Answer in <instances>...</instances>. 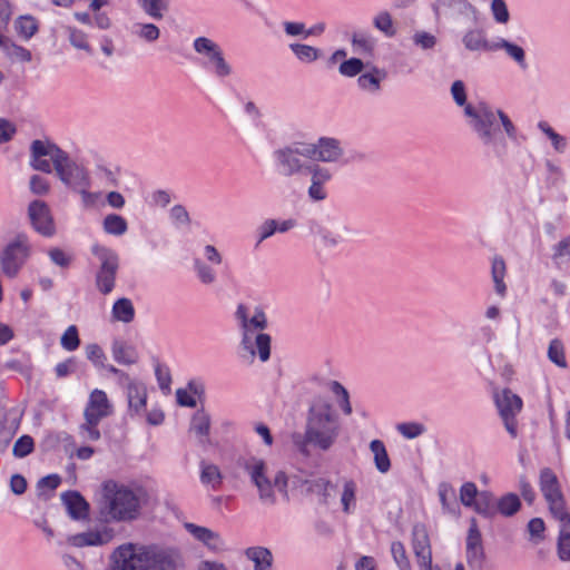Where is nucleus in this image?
<instances>
[{
    "label": "nucleus",
    "instance_id": "f257e3e1",
    "mask_svg": "<svg viewBox=\"0 0 570 570\" xmlns=\"http://www.w3.org/2000/svg\"><path fill=\"white\" fill-rule=\"evenodd\" d=\"M30 166L38 171L51 174L55 168L57 176L73 191L81 186H89L88 171L75 163L66 151L50 140L36 139L30 146Z\"/></svg>",
    "mask_w": 570,
    "mask_h": 570
},
{
    "label": "nucleus",
    "instance_id": "f03ea898",
    "mask_svg": "<svg viewBox=\"0 0 570 570\" xmlns=\"http://www.w3.org/2000/svg\"><path fill=\"white\" fill-rule=\"evenodd\" d=\"M109 570H178L183 566L180 552L173 548L127 543L114 552Z\"/></svg>",
    "mask_w": 570,
    "mask_h": 570
},
{
    "label": "nucleus",
    "instance_id": "7ed1b4c3",
    "mask_svg": "<svg viewBox=\"0 0 570 570\" xmlns=\"http://www.w3.org/2000/svg\"><path fill=\"white\" fill-rule=\"evenodd\" d=\"M338 430L337 419L331 404L320 401L314 403L308 411L304 435L294 434L293 442L304 454L308 453V444L325 451L334 444Z\"/></svg>",
    "mask_w": 570,
    "mask_h": 570
},
{
    "label": "nucleus",
    "instance_id": "20e7f679",
    "mask_svg": "<svg viewBox=\"0 0 570 570\" xmlns=\"http://www.w3.org/2000/svg\"><path fill=\"white\" fill-rule=\"evenodd\" d=\"M140 499L130 488L108 480L102 483L98 515L104 522L131 521L139 514Z\"/></svg>",
    "mask_w": 570,
    "mask_h": 570
},
{
    "label": "nucleus",
    "instance_id": "39448f33",
    "mask_svg": "<svg viewBox=\"0 0 570 570\" xmlns=\"http://www.w3.org/2000/svg\"><path fill=\"white\" fill-rule=\"evenodd\" d=\"M242 331V347L254 358L256 354L262 362L271 356V336L263 333L267 327V317L261 308L250 314L247 306L239 304L235 312Z\"/></svg>",
    "mask_w": 570,
    "mask_h": 570
},
{
    "label": "nucleus",
    "instance_id": "423d86ee",
    "mask_svg": "<svg viewBox=\"0 0 570 570\" xmlns=\"http://www.w3.org/2000/svg\"><path fill=\"white\" fill-rule=\"evenodd\" d=\"M240 466L256 487L259 500L265 504H275V491L287 495V476L277 471L273 479L268 476V466L263 459L249 456L240 461Z\"/></svg>",
    "mask_w": 570,
    "mask_h": 570
},
{
    "label": "nucleus",
    "instance_id": "0eeeda50",
    "mask_svg": "<svg viewBox=\"0 0 570 570\" xmlns=\"http://www.w3.org/2000/svg\"><path fill=\"white\" fill-rule=\"evenodd\" d=\"M303 158L313 159V148L305 141H296L274 151L276 168L284 177L305 171L307 165Z\"/></svg>",
    "mask_w": 570,
    "mask_h": 570
},
{
    "label": "nucleus",
    "instance_id": "6e6552de",
    "mask_svg": "<svg viewBox=\"0 0 570 570\" xmlns=\"http://www.w3.org/2000/svg\"><path fill=\"white\" fill-rule=\"evenodd\" d=\"M32 246L26 233H18L0 252L2 273L13 278L31 256Z\"/></svg>",
    "mask_w": 570,
    "mask_h": 570
},
{
    "label": "nucleus",
    "instance_id": "1a4fd4ad",
    "mask_svg": "<svg viewBox=\"0 0 570 570\" xmlns=\"http://www.w3.org/2000/svg\"><path fill=\"white\" fill-rule=\"evenodd\" d=\"M464 115L470 119V126L483 144L492 145L495 140V134L499 131L497 112L487 104L480 102L476 106L465 105Z\"/></svg>",
    "mask_w": 570,
    "mask_h": 570
},
{
    "label": "nucleus",
    "instance_id": "9d476101",
    "mask_svg": "<svg viewBox=\"0 0 570 570\" xmlns=\"http://www.w3.org/2000/svg\"><path fill=\"white\" fill-rule=\"evenodd\" d=\"M91 253L100 262V267L96 275V285L102 294H109L115 287L119 266L118 255L115 250L99 244L92 245Z\"/></svg>",
    "mask_w": 570,
    "mask_h": 570
},
{
    "label": "nucleus",
    "instance_id": "9b49d317",
    "mask_svg": "<svg viewBox=\"0 0 570 570\" xmlns=\"http://www.w3.org/2000/svg\"><path fill=\"white\" fill-rule=\"evenodd\" d=\"M193 48L195 52L206 58L207 67L212 69L217 78H227L233 73V68L225 59L222 48L210 38H196Z\"/></svg>",
    "mask_w": 570,
    "mask_h": 570
},
{
    "label": "nucleus",
    "instance_id": "f8f14e48",
    "mask_svg": "<svg viewBox=\"0 0 570 570\" xmlns=\"http://www.w3.org/2000/svg\"><path fill=\"white\" fill-rule=\"evenodd\" d=\"M494 402L499 410V414L504 423L508 433L512 438L518 436V422L515 416L522 410V400L519 395L504 389L494 393Z\"/></svg>",
    "mask_w": 570,
    "mask_h": 570
},
{
    "label": "nucleus",
    "instance_id": "ddd939ff",
    "mask_svg": "<svg viewBox=\"0 0 570 570\" xmlns=\"http://www.w3.org/2000/svg\"><path fill=\"white\" fill-rule=\"evenodd\" d=\"M540 490L548 502L549 510L553 518H566V515L569 514L566 509L558 478L549 468H544L540 472Z\"/></svg>",
    "mask_w": 570,
    "mask_h": 570
},
{
    "label": "nucleus",
    "instance_id": "4468645a",
    "mask_svg": "<svg viewBox=\"0 0 570 570\" xmlns=\"http://www.w3.org/2000/svg\"><path fill=\"white\" fill-rule=\"evenodd\" d=\"M465 561L470 570H487V556L475 518L470 520L465 543Z\"/></svg>",
    "mask_w": 570,
    "mask_h": 570
},
{
    "label": "nucleus",
    "instance_id": "2eb2a0df",
    "mask_svg": "<svg viewBox=\"0 0 570 570\" xmlns=\"http://www.w3.org/2000/svg\"><path fill=\"white\" fill-rule=\"evenodd\" d=\"M28 218L32 228L45 237L56 234L55 219L50 207L42 200H32L27 209Z\"/></svg>",
    "mask_w": 570,
    "mask_h": 570
},
{
    "label": "nucleus",
    "instance_id": "dca6fc26",
    "mask_svg": "<svg viewBox=\"0 0 570 570\" xmlns=\"http://www.w3.org/2000/svg\"><path fill=\"white\" fill-rule=\"evenodd\" d=\"M412 550L420 570H435L432 567V549L428 530L422 524H415L412 530Z\"/></svg>",
    "mask_w": 570,
    "mask_h": 570
},
{
    "label": "nucleus",
    "instance_id": "f3484780",
    "mask_svg": "<svg viewBox=\"0 0 570 570\" xmlns=\"http://www.w3.org/2000/svg\"><path fill=\"white\" fill-rule=\"evenodd\" d=\"M307 145L313 148V159L323 163H338L344 156V149L335 138L323 137L316 144Z\"/></svg>",
    "mask_w": 570,
    "mask_h": 570
},
{
    "label": "nucleus",
    "instance_id": "a211bd4d",
    "mask_svg": "<svg viewBox=\"0 0 570 570\" xmlns=\"http://www.w3.org/2000/svg\"><path fill=\"white\" fill-rule=\"evenodd\" d=\"M436 19L448 14H461L478 19V10L466 0H436L432 4Z\"/></svg>",
    "mask_w": 570,
    "mask_h": 570
},
{
    "label": "nucleus",
    "instance_id": "6ab92c4d",
    "mask_svg": "<svg viewBox=\"0 0 570 570\" xmlns=\"http://www.w3.org/2000/svg\"><path fill=\"white\" fill-rule=\"evenodd\" d=\"M112 413V405L102 390H94L83 411V417L101 421Z\"/></svg>",
    "mask_w": 570,
    "mask_h": 570
},
{
    "label": "nucleus",
    "instance_id": "aec40b11",
    "mask_svg": "<svg viewBox=\"0 0 570 570\" xmlns=\"http://www.w3.org/2000/svg\"><path fill=\"white\" fill-rule=\"evenodd\" d=\"M114 538V533L111 529H102V530H90L87 532L72 534L67 538V543L76 547H97L104 546L110 542Z\"/></svg>",
    "mask_w": 570,
    "mask_h": 570
},
{
    "label": "nucleus",
    "instance_id": "412c9836",
    "mask_svg": "<svg viewBox=\"0 0 570 570\" xmlns=\"http://www.w3.org/2000/svg\"><path fill=\"white\" fill-rule=\"evenodd\" d=\"M61 500L72 519L81 520L88 517L89 504L78 492H66L61 495Z\"/></svg>",
    "mask_w": 570,
    "mask_h": 570
},
{
    "label": "nucleus",
    "instance_id": "4be33fe9",
    "mask_svg": "<svg viewBox=\"0 0 570 570\" xmlns=\"http://www.w3.org/2000/svg\"><path fill=\"white\" fill-rule=\"evenodd\" d=\"M185 529L198 541L203 542L212 550H219L224 546V541L217 532L208 528L196 525L194 523H185Z\"/></svg>",
    "mask_w": 570,
    "mask_h": 570
},
{
    "label": "nucleus",
    "instance_id": "5701e85b",
    "mask_svg": "<svg viewBox=\"0 0 570 570\" xmlns=\"http://www.w3.org/2000/svg\"><path fill=\"white\" fill-rule=\"evenodd\" d=\"M464 47L470 51H494V42H490L481 29L468 30L462 38Z\"/></svg>",
    "mask_w": 570,
    "mask_h": 570
},
{
    "label": "nucleus",
    "instance_id": "b1692460",
    "mask_svg": "<svg viewBox=\"0 0 570 570\" xmlns=\"http://www.w3.org/2000/svg\"><path fill=\"white\" fill-rule=\"evenodd\" d=\"M559 521L558 557L561 561L570 562V514L566 518H554Z\"/></svg>",
    "mask_w": 570,
    "mask_h": 570
},
{
    "label": "nucleus",
    "instance_id": "393cba45",
    "mask_svg": "<svg viewBox=\"0 0 570 570\" xmlns=\"http://www.w3.org/2000/svg\"><path fill=\"white\" fill-rule=\"evenodd\" d=\"M127 397L129 410L139 413L146 407L147 391L144 384L135 381H128Z\"/></svg>",
    "mask_w": 570,
    "mask_h": 570
},
{
    "label": "nucleus",
    "instance_id": "a878e982",
    "mask_svg": "<svg viewBox=\"0 0 570 570\" xmlns=\"http://www.w3.org/2000/svg\"><path fill=\"white\" fill-rule=\"evenodd\" d=\"M386 78V71L377 67H372L368 72L362 73L357 78L358 87L367 92L375 94L381 89V82Z\"/></svg>",
    "mask_w": 570,
    "mask_h": 570
},
{
    "label": "nucleus",
    "instance_id": "bb28decb",
    "mask_svg": "<svg viewBox=\"0 0 570 570\" xmlns=\"http://www.w3.org/2000/svg\"><path fill=\"white\" fill-rule=\"evenodd\" d=\"M245 556L254 563V570H271L273 556L265 547H250L245 550Z\"/></svg>",
    "mask_w": 570,
    "mask_h": 570
},
{
    "label": "nucleus",
    "instance_id": "cd10ccee",
    "mask_svg": "<svg viewBox=\"0 0 570 570\" xmlns=\"http://www.w3.org/2000/svg\"><path fill=\"white\" fill-rule=\"evenodd\" d=\"M507 274V265L502 257L495 256L492 259L491 266V275L494 283L495 293L500 297H504L507 294V285L504 283V277Z\"/></svg>",
    "mask_w": 570,
    "mask_h": 570
},
{
    "label": "nucleus",
    "instance_id": "c85d7f7f",
    "mask_svg": "<svg viewBox=\"0 0 570 570\" xmlns=\"http://www.w3.org/2000/svg\"><path fill=\"white\" fill-rule=\"evenodd\" d=\"M111 352L112 357L119 364L131 365L138 360L136 350L122 341H114Z\"/></svg>",
    "mask_w": 570,
    "mask_h": 570
},
{
    "label": "nucleus",
    "instance_id": "c756f323",
    "mask_svg": "<svg viewBox=\"0 0 570 570\" xmlns=\"http://www.w3.org/2000/svg\"><path fill=\"white\" fill-rule=\"evenodd\" d=\"M200 481L204 485L218 490L223 484V474L219 468L213 463H200Z\"/></svg>",
    "mask_w": 570,
    "mask_h": 570
},
{
    "label": "nucleus",
    "instance_id": "7c9ffc66",
    "mask_svg": "<svg viewBox=\"0 0 570 570\" xmlns=\"http://www.w3.org/2000/svg\"><path fill=\"white\" fill-rule=\"evenodd\" d=\"M141 10L151 19L161 20L169 10V0H137Z\"/></svg>",
    "mask_w": 570,
    "mask_h": 570
},
{
    "label": "nucleus",
    "instance_id": "2f4dec72",
    "mask_svg": "<svg viewBox=\"0 0 570 570\" xmlns=\"http://www.w3.org/2000/svg\"><path fill=\"white\" fill-rule=\"evenodd\" d=\"M472 509L483 517H493L497 513V500L491 492L480 491Z\"/></svg>",
    "mask_w": 570,
    "mask_h": 570
},
{
    "label": "nucleus",
    "instance_id": "473e14b6",
    "mask_svg": "<svg viewBox=\"0 0 570 570\" xmlns=\"http://www.w3.org/2000/svg\"><path fill=\"white\" fill-rule=\"evenodd\" d=\"M112 320L116 322L130 323L135 317V308L129 298H119L112 305Z\"/></svg>",
    "mask_w": 570,
    "mask_h": 570
},
{
    "label": "nucleus",
    "instance_id": "72a5a7b5",
    "mask_svg": "<svg viewBox=\"0 0 570 570\" xmlns=\"http://www.w3.org/2000/svg\"><path fill=\"white\" fill-rule=\"evenodd\" d=\"M66 33L68 36V40L70 45L77 50H83L88 55L92 53V48L89 43L88 35L77 27L66 26Z\"/></svg>",
    "mask_w": 570,
    "mask_h": 570
},
{
    "label": "nucleus",
    "instance_id": "f704fd0d",
    "mask_svg": "<svg viewBox=\"0 0 570 570\" xmlns=\"http://www.w3.org/2000/svg\"><path fill=\"white\" fill-rule=\"evenodd\" d=\"M502 49L505 53L513 59L521 68L527 67L525 52L522 47L517 43L510 42L505 39H500L494 42V51Z\"/></svg>",
    "mask_w": 570,
    "mask_h": 570
},
{
    "label": "nucleus",
    "instance_id": "c9c22d12",
    "mask_svg": "<svg viewBox=\"0 0 570 570\" xmlns=\"http://www.w3.org/2000/svg\"><path fill=\"white\" fill-rule=\"evenodd\" d=\"M104 232L112 236H122L128 230L127 220L117 214H108L102 220Z\"/></svg>",
    "mask_w": 570,
    "mask_h": 570
},
{
    "label": "nucleus",
    "instance_id": "e433bc0d",
    "mask_svg": "<svg viewBox=\"0 0 570 570\" xmlns=\"http://www.w3.org/2000/svg\"><path fill=\"white\" fill-rule=\"evenodd\" d=\"M340 494L343 511L346 514L353 513L356 508V484L351 480L343 481Z\"/></svg>",
    "mask_w": 570,
    "mask_h": 570
},
{
    "label": "nucleus",
    "instance_id": "4c0bfd02",
    "mask_svg": "<svg viewBox=\"0 0 570 570\" xmlns=\"http://www.w3.org/2000/svg\"><path fill=\"white\" fill-rule=\"evenodd\" d=\"M210 415L204 410H197L190 421V431L199 438H206L209 434Z\"/></svg>",
    "mask_w": 570,
    "mask_h": 570
},
{
    "label": "nucleus",
    "instance_id": "58836bf2",
    "mask_svg": "<svg viewBox=\"0 0 570 570\" xmlns=\"http://www.w3.org/2000/svg\"><path fill=\"white\" fill-rule=\"evenodd\" d=\"M351 42L354 52L361 56H372L376 45V41L372 36L363 32L354 33Z\"/></svg>",
    "mask_w": 570,
    "mask_h": 570
},
{
    "label": "nucleus",
    "instance_id": "ea45409f",
    "mask_svg": "<svg viewBox=\"0 0 570 570\" xmlns=\"http://www.w3.org/2000/svg\"><path fill=\"white\" fill-rule=\"evenodd\" d=\"M370 449L374 454V462L376 469L381 473H386L391 468V462L384 443L380 440H373L370 444Z\"/></svg>",
    "mask_w": 570,
    "mask_h": 570
},
{
    "label": "nucleus",
    "instance_id": "a19ab883",
    "mask_svg": "<svg viewBox=\"0 0 570 570\" xmlns=\"http://www.w3.org/2000/svg\"><path fill=\"white\" fill-rule=\"evenodd\" d=\"M203 391L202 385L190 381L186 389H178L176 391V400L180 406L195 407L197 402L195 394Z\"/></svg>",
    "mask_w": 570,
    "mask_h": 570
},
{
    "label": "nucleus",
    "instance_id": "79ce46f5",
    "mask_svg": "<svg viewBox=\"0 0 570 570\" xmlns=\"http://www.w3.org/2000/svg\"><path fill=\"white\" fill-rule=\"evenodd\" d=\"M520 507V499L514 493H507L497 501V512L505 517H511L517 513Z\"/></svg>",
    "mask_w": 570,
    "mask_h": 570
},
{
    "label": "nucleus",
    "instance_id": "37998d69",
    "mask_svg": "<svg viewBox=\"0 0 570 570\" xmlns=\"http://www.w3.org/2000/svg\"><path fill=\"white\" fill-rule=\"evenodd\" d=\"M16 30L24 40H29L38 31V22L31 16H21L14 22Z\"/></svg>",
    "mask_w": 570,
    "mask_h": 570
},
{
    "label": "nucleus",
    "instance_id": "c03bdc74",
    "mask_svg": "<svg viewBox=\"0 0 570 570\" xmlns=\"http://www.w3.org/2000/svg\"><path fill=\"white\" fill-rule=\"evenodd\" d=\"M289 49L296 56V58L303 62H313L321 57V52L317 48L303 45V43H291Z\"/></svg>",
    "mask_w": 570,
    "mask_h": 570
},
{
    "label": "nucleus",
    "instance_id": "a18cd8bd",
    "mask_svg": "<svg viewBox=\"0 0 570 570\" xmlns=\"http://www.w3.org/2000/svg\"><path fill=\"white\" fill-rule=\"evenodd\" d=\"M548 357L560 368H567L568 363L566 360L564 346L563 343L554 338L550 342L548 347Z\"/></svg>",
    "mask_w": 570,
    "mask_h": 570
},
{
    "label": "nucleus",
    "instance_id": "49530a36",
    "mask_svg": "<svg viewBox=\"0 0 570 570\" xmlns=\"http://www.w3.org/2000/svg\"><path fill=\"white\" fill-rule=\"evenodd\" d=\"M391 554L399 570H412L406 549L401 541H393L391 543Z\"/></svg>",
    "mask_w": 570,
    "mask_h": 570
},
{
    "label": "nucleus",
    "instance_id": "de8ad7c7",
    "mask_svg": "<svg viewBox=\"0 0 570 570\" xmlns=\"http://www.w3.org/2000/svg\"><path fill=\"white\" fill-rule=\"evenodd\" d=\"M2 50L12 61L30 62L32 59L31 52L28 49L18 46L10 40L4 43V48Z\"/></svg>",
    "mask_w": 570,
    "mask_h": 570
},
{
    "label": "nucleus",
    "instance_id": "09e8293b",
    "mask_svg": "<svg viewBox=\"0 0 570 570\" xmlns=\"http://www.w3.org/2000/svg\"><path fill=\"white\" fill-rule=\"evenodd\" d=\"M373 24L386 37H393L396 33L392 16L387 11L379 12L373 19Z\"/></svg>",
    "mask_w": 570,
    "mask_h": 570
},
{
    "label": "nucleus",
    "instance_id": "8fccbe9b",
    "mask_svg": "<svg viewBox=\"0 0 570 570\" xmlns=\"http://www.w3.org/2000/svg\"><path fill=\"white\" fill-rule=\"evenodd\" d=\"M134 32L139 39L146 42H155L160 37V30L154 23H136Z\"/></svg>",
    "mask_w": 570,
    "mask_h": 570
},
{
    "label": "nucleus",
    "instance_id": "3c124183",
    "mask_svg": "<svg viewBox=\"0 0 570 570\" xmlns=\"http://www.w3.org/2000/svg\"><path fill=\"white\" fill-rule=\"evenodd\" d=\"M480 491L473 482H465L460 488V501L464 507L472 508Z\"/></svg>",
    "mask_w": 570,
    "mask_h": 570
},
{
    "label": "nucleus",
    "instance_id": "603ef678",
    "mask_svg": "<svg viewBox=\"0 0 570 570\" xmlns=\"http://www.w3.org/2000/svg\"><path fill=\"white\" fill-rule=\"evenodd\" d=\"M100 421L85 417V422L79 426V434L88 441H98L100 439V431L98 424Z\"/></svg>",
    "mask_w": 570,
    "mask_h": 570
},
{
    "label": "nucleus",
    "instance_id": "864d4df0",
    "mask_svg": "<svg viewBox=\"0 0 570 570\" xmlns=\"http://www.w3.org/2000/svg\"><path fill=\"white\" fill-rule=\"evenodd\" d=\"M35 449L33 439L30 435L20 436L13 444L12 453L16 458H24Z\"/></svg>",
    "mask_w": 570,
    "mask_h": 570
},
{
    "label": "nucleus",
    "instance_id": "5fc2aeb1",
    "mask_svg": "<svg viewBox=\"0 0 570 570\" xmlns=\"http://www.w3.org/2000/svg\"><path fill=\"white\" fill-rule=\"evenodd\" d=\"M60 344L66 351H75L80 345L78 330L75 325H70L60 338Z\"/></svg>",
    "mask_w": 570,
    "mask_h": 570
},
{
    "label": "nucleus",
    "instance_id": "6e6d98bb",
    "mask_svg": "<svg viewBox=\"0 0 570 570\" xmlns=\"http://www.w3.org/2000/svg\"><path fill=\"white\" fill-rule=\"evenodd\" d=\"M306 170L311 175V181H315L318 184L325 185L333 177L328 168L323 167L318 164L307 165Z\"/></svg>",
    "mask_w": 570,
    "mask_h": 570
},
{
    "label": "nucleus",
    "instance_id": "4d7b16f0",
    "mask_svg": "<svg viewBox=\"0 0 570 570\" xmlns=\"http://www.w3.org/2000/svg\"><path fill=\"white\" fill-rule=\"evenodd\" d=\"M364 68V63L358 58H351L348 60L343 61L340 65V73L345 77H355L358 75Z\"/></svg>",
    "mask_w": 570,
    "mask_h": 570
},
{
    "label": "nucleus",
    "instance_id": "13d9d810",
    "mask_svg": "<svg viewBox=\"0 0 570 570\" xmlns=\"http://www.w3.org/2000/svg\"><path fill=\"white\" fill-rule=\"evenodd\" d=\"M491 11L498 23L505 24L509 22L510 14L504 0H492Z\"/></svg>",
    "mask_w": 570,
    "mask_h": 570
},
{
    "label": "nucleus",
    "instance_id": "bf43d9fd",
    "mask_svg": "<svg viewBox=\"0 0 570 570\" xmlns=\"http://www.w3.org/2000/svg\"><path fill=\"white\" fill-rule=\"evenodd\" d=\"M48 256L55 265L61 268L69 267L72 261V256L59 247L50 248L48 250Z\"/></svg>",
    "mask_w": 570,
    "mask_h": 570
},
{
    "label": "nucleus",
    "instance_id": "052dcab7",
    "mask_svg": "<svg viewBox=\"0 0 570 570\" xmlns=\"http://www.w3.org/2000/svg\"><path fill=\"white\" fill-rule=\"evenodd\" d=\"M397 431L406 439H415L424 433L425 428L421 423L409 422L399 424Z\"/></svg>",
    "mask_w": 570,
    "mask_h": 570
},
{
    "label": "nucleus",
    "instance_id": "680f3d73",
    "mask_svg": "<svg viewBox=\"0 0 570 570\" xmlns=\"http://www.w3.org/2000/svg\"><path fill=\"white\" fill-rule=\"evenodd\" d=\"M86 355L96 366L105 367L106 355L99 345L88 344L86 346Z\"/></svg>",
    "mask_w": 570,
    "mask_h": 570
},
{
    "label": "nucleus",
    "instance_id": "e2e57ef3",
    "mask_svg": "<svg viewBox=\"0 0 570 570\" xmlns=\"http://www.w3.org/2000/svg\"><path fill=\"white\" fill-rule=\"evenodd\" d=\"M29 187L31 193L38 196H45L50 190L49 181L39 175L31 176Z\"/></svg>",
    "mask_w": 570,
    "mask_h": 570
},
{
    "label": "nucleus",
    "instance_id": "0e129e2a",
    "mask_svg": "<svg viewBox=\"0 0 570 570\" xmlns=\"http://www.w3.org/2000/svg\"><path fill=\"white\" fill-rule=\"evenodd\" d=\"M413 42L420 48L428 50L432 49L436 45V38L430 32L417 31L413 35Z\"/></svg>",
    "mask_w": 570,
    "mask_h": 570
},
{
    "label": "nucleus",
    "instance_id": "69168bd1",
    "mask_svg": "<svg viewBox=\"0 0 570 570\" xmlns=\"http://www.w3.org/2000/svg\"><path fill=\"white\" fill-rule=\"evenodd\" d=\"M169 214L173 222L178 226H187L190 223L189 214L181 205H175Z\"/></svg>",
    "mask_w": 570,
    "mask_h": 570
},
{
    "label": "nucleus",
    "instance_id": "338daca9",
    "mask_svg": "<svg viewBox=\"0 0 570 570\" xmlns=\"http://www.w3.org/2000/svg\"><path fill=\"white\" fill-rule=\"evenodd\" d=\"M195 267L198 274V277L204 284H212L215 281V273L210 267L202 263L200 261H195Z\"/></svg>",
    "mask_w": 570,
    "mask_h": 570
},
{
    "label": "nucleus",
    "instance_id": "774afa93",
    "mask_svg": "<svg viewBox=\"0 0 570 570\" xmlns=\"http://www.w3.org/2000/svg\"><path fill=\"white\" fill-rule=\"evenodd\" d=\"M570 256V236L564 237L561 239L554 247H553V261L558 262L563 257Z\"/></svg>",
    "mask_w": 570,
    "mask_h": 570
}]
</instances>
